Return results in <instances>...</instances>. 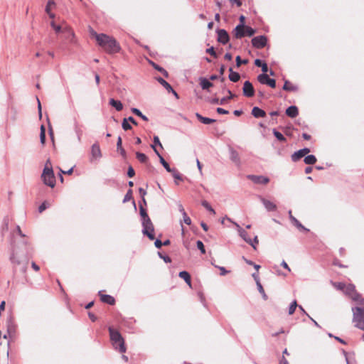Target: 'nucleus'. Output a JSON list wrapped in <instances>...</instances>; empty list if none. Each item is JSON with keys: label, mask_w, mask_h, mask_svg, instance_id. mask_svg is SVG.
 <instances>
[{"label": "nucleus", "mask_w": 364, "mask_h": 364, "mask_svg": "<svg viewBox=\"0 0 364 364\" xmlns=\"http://www.w3.org/2000/svg\"><path fill=\"white\" fill-rule=\"evenodd\" d=\"M91 37L94 38L97 44L107 53L113 54L120 50V46L112 36L104 33H97L92 28L90 29Z\"/></svg>", "instance_id": "nucleus-1"}, {"label": "nucleus", "mask_w": 364, "mask_h": 364, "mask_svg": "<svg viewBox=\"0 0 364 364\" xmlns=\"http://www.w3.org/2000/svg\"><path fill=\"white\" fill-rule=\"evenodd\" d=\"M110 340L114 348L119 352L123 353L126 351L124 341L120 333L112 327L109 328Z\"/></svg>", "instance_id": "nucleus-2"}, {"label": "nucleus", "mask_w": 364, "mask_h": 364, "mask_svg": "<svg viewBox=\"0 0 364 364\" xmlns=\"http://www.w3.org/2000/svg\"><path fill=\"white\" fill-rule=\"evenodd\" d=\"M353 313V322L355 326L364 331V307H355L352 309Z\"/></svg>", "instance_id": "nucleus-3"}, {"label": "nucleus", "mask_w": 364, "mask_h": 364, "mask_svg": "<svg viewBox=\"0 0 364 364\" xmlns=\"http://www.w3.org/2000/svg\"><path fill=\"white\" fill-rule=\"evenodd\" d=\"M255 31L250 26L242 24L237 25L233 31V35L236 38H242L245 36H252Z\"/></svg>", "instance_id": "nucleus-4"}, {"label": "nucleus", "mask_w": 364, "mask_h": 364, "mask_svg": "<svg viewBox=\"0 0 364 364\" xmlns=\"http://www.w3.org/2000/svg\"><path fill=\"white\" fill-rule=\"evenodd\" d=\"M48 163L49 161L46 163V166L43 169V172L42 173V178L46 185L51 188H53L55 185V178L52 168L48 166Z\"/></svg>", "instance_id": "nucleus-5"}, {"label": "nucleus", "mask_w": 364, "mask_h": 364, "mask_svg": "<svg viewBox=\"0 0 364 364\" xmlns=\"http://www.w3.org/2000/svg\"><path fill=\"white\" fill-rule=\"evenodd\" d=\"M143 225V233L153 240L155 238L154 225L151 221V219H146L142 221Z\"/></svg>", "instance_id": "nucleus-6"}, {"label": "nucleus", "mask_w": 364, "mask_h": 364, "mask_svg": "<svg viewBox=\"0 0 364 364\" xmlns=\"http://www.w3.org/2000/svg\"><path fill=\"white\" fill-rule=\"evenodd\" d=\"M343 293L353 301L360 298V294L356 291L355 287L352 284H347Z\"/></svg>", "instance_id": "nucleus-7"}, {"label": "nucleus", "mask_w": 364, "mask_h": 364, "mask_svg": "<svg viewBox=\"0 0 364 364\" xmlns=\"http://www.w3.org/2000/svg\"><path fill=\"white\" fill-rule=\"evenodd\" d=\"M257 80L263 85H267L272 88L276 87V81L274 79L269 78L266 73L260 74L257 76Z\"/></svg>", "instance_id": "nucleus-8"}, {"label": "nucleus", "mask_w": 364, "mask_h": 364, "mask_svg": "<svg viewBox=\"0 0 364 364\" xmlns=\"http://www.w3.org/2000/svg\"><path fill=\"white\" fill-rule=\"evenodd\" d=\"M243 95L247 97H252L255 95V89L252 84L250 81L244 82L242 88Z\"/></svg>", "instance_id": "nucleus-9"}, {"label": "nucleus", "mask_w": 364, "mask_h": 364, "mask_svg": "<svg viewBox=\"0 0 364 364\" xmlns=\"http://www.w3.org/2000/svg\"><path fill=\"white\" fill-rule=\"evenodd\" d=\"M234 225L236 226L240 235L243 238L245 241L249 243L255 250H256L255 245L253 244L252 240L249 237L248 233L244 230L237 223H234Z\"/></svg>", "instance_id": "nucleus-10"}, {"label": "nucleus", "mask_w": 364, "mask_h": 364, "mask_svg": "<svg viewBox=\"0 0 364 364\" xmlns=\"http://www.w3.org/2000/svg\"><path fill=\"white\" fill-rule=\"evenodd\" d=\"M252 43L257 48H262L266 46L267 38L264 36H257L252 39Z\"/></svg>", "instance_id": "nucleus-11"}, {"label": "nucleus", "mask_w": 364, "mask_h": 364, "mask_svg": "<svg viewBox=\"0 0 364 364\" xmlns=\"http://www.w3.org/2000/svg\"><path fill=\"white\" fill-rule=\"evenodd\" d=\"M247 178L256 184H267L269 179L263 176L248 175Z\"/></svg>", "instance_id": "nucleus-12"}, {"label": "nucleus", "mask_w": 364, "mask_h": 364, "mask_svg": "<svg viewBox=\"0 0 364 364\" xmlns=\"http://www.w3.org/2000/svg\"><path fill=\"white\" fill-rule=\"evenodd\" d=\"M310 152V149L309 148H304L302 149H300L296 152H294L291 155V160L293 161H297L302 157L305 156L306 154H308Z\"/></svg>", "instance_id": "nucleus-13"}, {"label": "nucleus", "mask_w": 364, "mask_h": 364, "mask_svg": "<svg viewBox=\"0 0 364 364\" xmlns=\"http://www.w3.org/2000/svg\"><path fill=\"white\" fill-rule=\"evenodd\" d=\"M218 41L223 44H226L229 41V35L225 30L218 31Z\"/></svg>", "instance_id": "nucleus-14"}, {"label": "nucleus", "mask_w": 364, "mask_h": 364, "mask_svg": "<svg viewBox=\"0 0 364 364\" xmlns=\"http://www.w3.org/2000/svg\"><path fill=\"white\" fill-rule=\"evenodd\" d=\"M99 296H100V300L104 303L109 305H114L115 304L114 298L110 295L103 294L101 292H99Z\"/></svg>", "instance_id": "nucleus-15"}, {"label": "nucleus", "mask_w": 364, "mask_h": 364, "mask_svg": "<svg viewBox=\"0 0 364 364\" xmlns=\"http://www.w3.org/2000/svg\"><path fill=\"white\" fill-rule=\"evenodd\" d=\"M92 156L94 159H98L102 156L101 150L98 144H94L91 149Z\"/></svg>", "instance_id": "nucleus-16"}, {"label": "nucleus", "mask_w": 364, "mask_h": 364, "mask_svg": "<svg viewBox=\"0 0 364 364\" xmlns=\"http://www.w3.org/2000/svg\"><path fill=\"white\" fill-rule=\"evenodd\" d=\"M262 202L268 211H274L277 210V205L272 201L262 198Z\"/></svg>", "instance_id": "nucleus-17"}, {"label": "nucleus", "mask_w": 364, "mask_h": 364, "mask_svg": "<svg viewBox=\"0 0 364 364\" xmlns=\"http://www.w3.org/2000/svg\"><path fill=\"white\" fill-rule=\"evenodd\" d=\"M286 114L291 118L296 117L299 114L298 108L296 106H290L286 109Z\"/></svg>", "instance_id": "nucleus-18"}, {"label": "nucleus", "mask_w": 364, "mask_h": 364, "mask_svg": "<svg viewBox=\"0 0 364 364\" xmlns=\"http://www.w3.org/2000/svg\"><path fill=\"white\" fill-rule=\"evenodd\" d=\"M283 90L288 92H296L298 90V87L291 82L286 80L283 86Z\"/></svg>", "instance_id": "nucleus-19"}, {"label": "nucleus", "mask_w": 364, "mask_h": 364, "mask_svg": "<svg viewBox=\"0 0 364 364\" xmlns=\"http://www.w3.org/2000/svg\"><path fill=\"white\" fill-rule=\"evenodd\" d=\"M289 214L291 222L298 229L301 230H308L296 218L292 215L291 210L289 211Z\"/></svg>", "instance_id": "nucleus-20"}, {"label": "nucleus", "mask_w": 364, "mask_h": 364, "mask_svg": "<svg viewBox=\"0 0 364 364\" xmlns=\"http://www.w3.org/2000/svg\"><path fill=\"white\" fill-rule=\"evenodd\" d=\"M178 276L183 279L186 283L191 287V278L190 274L186 271L180 272Z\"/></svg>", "instance_id": "nucleus-21"}, {"label": "nucleus", "mask_w": 364, "mask_h": 364, "mask_svg": "<svg viewBox=\"0 0 364 364\" xmlns=\"http://www.w3.org/2000/svg\"><path fill=\"white\" fill-rule=\"evenodd\" d=\"M252 114L256 118L264 117L266 116L265 112L257 107H253Z\"/></svg>", "instance_id": "nucleus-22"}, {"label": "nucleus", "mask_w": 364, "mask_h": 364, "mask_svg": "<svg viewBox=\"0 0 364 364\" xmlns=\"http://www.w3.org/2000/svg\"><path fill=\"white\" fill-rule=\"evenodd\" d=\"M196 117L200 122H202L203 124H211V123H213L215 122V119L208 118V117H204L198 113L196 114Z\"/></svg>", "instance_id": "nucleus-23"}, {"label": "nucleus", "mask_w": 364, "mask_h": 364, "mask_svg": "<svg viewBox=\"0 0 364 364\" xmlns=\"http://www.w3.org/2000/svg\"><path fill=\"white\" fill-rule=\"evenodd\" d=\"M229 72H230L229 79L230 81L236 82L240 80V74L238 73L234 72L232 70V68H229Z\"/></svg>", "instance_id": "nucleus-24"}, {"label": "nucleus", "mask_w": 364, "mask_h": 364, "mask_svg": "<svg viewBox=\"0 0 364 364\" xmlns=\"http://www.w3.org/2000/svg\"><path fill=\"white\" fill-rule=\"evenodd\" d=\"M109 105L114 107L117 111H121L123 109V105L120 101L111 99Z\"/></svg>", "instance_id": "nucleus-25"}, {"label": "nucleus", "mask_w": 364, "mask_h": 364, "mask_svg": "<svg viewBox=\"0 0 364 364\" xmlns=\"http://www.w3.org/2000/svg\"><path fill=\"white\" fill-rule=\"evenodd\" d=\"M255 65L257 67H261L262 70L264 73H266L268 71V66H267V63H263L259 59H257L255 60Z\"/></svg>", "instance_id": "nucleus-26"}, {"label": "nucleus", "mask_w": 364, "mask_h": 364, "mask_svg": "<svg viewBox=\"0 0 364 364\" xmlns=\"http://www.w3.org/2000/svg\"><path fill=\"white\" fill-rule=\"evenodd\" d=\"M304 163L308 165H313L316 163L317 159L314 155H308L304 158Z\"/></svg>", "instance_id": "nucleus-27"}, {"label": "nucleus", "mask_w": 364, "mask_h": 364, "mask_svg": "<svg viewBox=\"0 0 364 364\" xmlns=\"http://www.w3.org/2000/svg\"><path fill=\"white\" fill-rule=\"evenodd\" d=\"M136 157L141 163L147 164L149 161L148 157L143 153L136 152Z\"/></svg>", "instance_id": "nucleus-28"}, {"label": "nucleus", "mask_w": 364, "mask_h": 364, "mask_svg": "<svg viewBox=\"0 0 364 364\" xmlns=\"http://www.w3.org/2000/svg\"><path fill=\"white\" fill-rule=\"evenodd\" d=\"M139 213L142 218V221L146 220V219H150L146 213V210L143 207L142 204L139 205Z\"/></svg>", "instance_id": "nucleus-29"}, {"label": "nucleus", "mask_w": 364, "mask_h": 364, "mask_svg": "<svg viewBox=\"0 0 364 364\" xmlns=\"http://www.w3.org/2000/svg\"><path fill=\"white\" fill-rule=\"evenodd\" d=\"M200 85H201V87L202 89L203 90H208L209 89L210 87H212L213 85L212 82H210V81H208V80L206 79H203L201 80L200 81Z\"/></svg>", "instance_id": "nucleus-30"}, {"label": "nucleus", "mask_w": 364, "mask_h": 364, "mask_svg": "<svg viewBox=\"0 0 364 364\" xmlns=\"http://www.w3.org/2000/svg\"><path fill=\"white\" fill-rule=\"evenodd\" d=\"M332 285L336 289L342 291L343 292L347 284L343 282H332Z\"/></svg>", "instance_id": "nucleus-31"}, {"label": "nucleus", "mask_w": 364, "mask_h": 364, "mask_svg": "<svg viewBox=\"0 0 364 364\" xmlns=\"http://www.w3.org/2000/svg\"><path fill=\"white\" fill-rule=\"evenodd\" d=\"M132 112L138 117H141L143 120L148 121V118L145 115H144L139 109L136 108H132Z\"/></svg>", "instance_id": "nucleus-32"}, {"label": "nucleus", "mask_w": 364, "mask_h": 364, "mask_svg": "<svg viewBox=\"0 0 364 364\" xmlns=\"http://www.w3.org/2000/svg\"><path fill=\"white\" fill-rule=\"evenodd\" d=\"M158 81L159 82V83L163 85L168 91L169 90H172V87L171 86V85L167 82L165 80L162 79L161 77H159L158 79Z\"/></svg>", "instance_id": "nucleus-33"}, {"label": "nucleus", "mask_w": 364, "mask_h": 364, "mask_svg": "<svg viewBox=\"0 0 364 364\" xmlns=\"http://www.w3.org/2000/svg\"><path fill=\"white\" fill-rule=\"evenodd\" d=\"M257 286L258 291L262 295L263 299L264 300H267V295L265 294L264 288H263L262 285L261 284L260 282H257Z\"/></svg>", "instance_id": "nucleus-34"}, {"label": "nucleus", "mask_w": 364, "mask_h": 364, "mask_svg": "<svg viewBox=\"0 0 364 364\" xmlns=\"http://www.w3.org/2000/svg\"><path fill=\"white\" fill-rule=\"evenodd\" d=\"M55 6V3L54 0H48L47 5L46 6V12L49 13L51 11V9Z\"/></svg>", "instance_id": "nucleus-35"}, {"label": "nucleus", "mask_w": 364, "mask_h": 364, "mask_svg": "<svg viewBox=\"0 0 364 364\" xmlns=\"http://www.w3.org/2000/svg\"><path fill=\"white\" fill-rule=\"evenodd\" d=\"M40 139L41 144L43 145L46 141V129L43 125L41 127Z\"/></svg>", "instance_id": "nucleus-36"}, {"label": "nucleus", "mask_w": 364, "mask_h": 364, "mask_svg": "<svg viewBox=\"0 0 364 364\" xmlns=\"http://www.w3.org/2000/svg\"><path fill=\"white\" fill-rule=\"evenodd\" d=\"M273 134L274 135V136L280 141H286V139L285 137L278 131H277L276 129H274L273 130Z\"/></svg>", "instance_id": "nucleus-37"}, {"label": "nucleus", "mask_w": 364, "mask_h": 364, "mask_svg": "<svg viewBox=\"0 0 364 364\" xmlns=\"http://www.w3.org/2000/svg\"><path fill=\"white\" fill-rule=\"evenodd\" d=\"M181 210L183 212V222L188 225H191V220L188 216V215L186 214V213L185 212L184 209L182 207L181 208Z\"/></svg>", "instance_id": "nucleus-38"}, {"label": "nucleus", "mask_w": 364, "mask_h": 364, "mask_svg": "<svg viewBox=\"0 0 364 364\" xmlns=\"http://www.w3.org/2000/svg\"><path fill=\"white\" fill-rule=\"evenodd\" d=\"M228 92L229 94V96L221 99L220 101V105L225 104L228 100L232 99L235 96L234 94L231 92L230 90H228Z\"/></svg>", "instance_id": "nucleus-39"}, {"label": "nucleus", "mask_w": 364, "mask_h": 364, "mask_svg": "<svg viewBox=\"0 0 364 364\" xmlns=\"http://www.w3.org/2000/svg\"><path fill=\"white\" fill-rule=\"evenodd\" d=\"M50 26H51V27L55 30V31L57 33H60V32H61V31H64V28H63L61 26H58V25H56V24L55 23V22H54V21H52V22L50 23Z\"/></svg>", "instance_id": "nucleus-40"}, {"label": "nucleus", "mask_w": 364, "mask_h": 364, "mask_svg": "<svg viewBox=\"0 0 364 364\" xmlns=\"http://www.w3.org/2000/svg\"><path fill=\"white\" fill-rule=\"evenodd\" d=\"M297 306H298V305H297V302H296V301H294L291 304V305H290V306H289V315H291V314H293L294 313V311H295V310H296V309Z\"/></svg>", "instance_id": "nucleus-41"}, {"label": "nucleus", "mask_w": 364, "mask_h": 364, "mask_svg": "<svg viewBox=\"0 0 364 364\" xmlns=\"http://www.w3.org/2000/svg\"><path fill=\"white\" fill-rule=\"evenodd\" d=\"M160 162L163 165V166L166 168L168 172H171V169L168 165V164L164 160L162 156H160Z\"/></svg>", "instance_id": "nucleus-42"}, {"label": "nucleus", "mask_w": 364, "mask_h": 364, "mask_svg": "<svg viewBox=\"0 0 364 364\" xmlns=\"http://www.w3.org/2000/svg\"><path fill=\"white\" fill-rule=\"evenodd\" d=\"M122 128L127 131L132 129V126L129 124L127 119L124 118L122 124Z\"/></svg>", "instance_id": "nucleus-43"}, {"label": "nucleus", "mask_w": 364, "mask_h": 364, "mask_svg": "<svg viewBox=\"0 0 364 364\" xmlns=\"http://www.w3.org/2000/svg\"><path fill=\"white\" fill-rule=\"evenodd\" d=\"M197 247L200 250L202 254L205 253V250L203 243L200 240L197 241Z\"/></svg>", "instance_id": "nucleus-44"}, {"label": "nucleus", "mask_w": 364, "mask_h": 364, "mask_svg": "<svg viewBox=\"0 0 364 364\" xmlns=\"http://www.w3.org/2000/svg\"><path fill=\"white\" fill-rule=\"evenodd\" d=\"M202 205L210 213H212L213 214H215L214 209L212 208V207L209 205V203L207 201H203Z\"/></svg>", "instance_id": "nucleus-45"}, {"label": "nucleus", "mask_w": 364, "mask_h": 364, "mask_svg": "<svg viewBox=\"0 0 364 364\" xmlns=\"http://www.w3.org/2000/svg\"><path fill=\"white\" fill-rule=\"evenodd\" d=\"M247 63H248L247 60H242L239 55L236 57V65H237V67H240L242 64H247Z\"/></svg>", "instance_id": "nucleus-46"}, {"label": "nucleus", "mask_w": 364, "mask_h": 364, "mask_svg": "<svg viewBox=\"0 0 364 364\" xmlns=\"http://www.w3.org/2000/svg\"><path fill=\"white\" fill-rule=\"evenodd\" d=\"M353 301L357 303V304L358 305V307L364 308V299L362 298L360 294V298L358 299H354Z\"/></svg>", "instance_id": "nucleus-47"}, {"label": "nucleus", "mask_w": 364, "mask_h": 364, "mask_svg": "<svg viewBox=\"0 0 364 364\" xmlns=\"http://www.w3.org/2000/svg\"><path fill=\"white\" fill-rule=\"evenodd\" d=\"M206 53L210 54V55L213 56L214 58H217L218 57V55H217V54H216L213 47L208 48L206 50Z\"/></svg>", "instance_id": "nucleus-48"}, {"label": "nucleus", "mask_w": 364, "mask_h": 364, "mask_svg": "<svg viewBox=\"0 0 364 364\" xmlns=\"http://www.w3.org/2000/svg\"><path fill=\"white\" fill-rule=\"evenodd\" d=\"M127 175L129 178H132L135 175V171L132 166H129L127 171Z\"/></svg>", "instance_id": "nucleus-49"}, {"label": "nucleus", "mask_w": 364, "mask_h": 364, "mask_svg": "<svg viewBox=\"0 0 364 364\" xmlns=\"http://www.w3.org/2000/svg\"><path fill=\"white\" fill-rule=\"evenodd\" d=\"M216 111L220 114H228L229 113V112L228 110H225L220 107H218Z\"/></svg>", "instance_id": "nucleus-50"}, {"label": "nucleus", "mask_w": 364, "mask_h": 364, "mask_svg": "<svg viewBox=\"0 0 364 364\" xmlns=\"http://www.w3.org/2000/svg\"><path fill=\"white\" fill-rule=\"evenodd\" d=\"M154 145H159L161 148H163L162 144L160 142L159 138L157 136L154 137Z\"/></svg>", "instance_id": "nucleus-51"}, {"label": "nucleus", "mask_w": 364, "mask_h": 364, "mask_svg": "<svg viewBox=\"0 0 364 364\" xmlns=\"http://www.w3.org/2000/svg\"><path fill=\"white\" fill-rule=\"evenodd\" d=\"M47 208L46 203H43L38 208V210L40 213H42L43 210H45Z\"/></svg>", "instance_id": "nucleus-52"}, {"label": "nucleus", "mask_w": 364, "mask_h": 364, "mask_svg": "<svg viewBox=\"0 0 364 364\" xmlns=\"http://www.w3.org/2000/svg\"><path fill=\"white\" fill-rule=\"evenodd\" d=\"M117 151L120 153V154L122 155V156L123 158H126L127 154H126V151H125V150H124V149L123 147H121V149H117Z\"/></svg>", "instance_id": "nucleus-53"}, {"label": "nucleus", "mask_w": 364, "mask_h": 364, "mask_svg": "<svg viewBox=\"0 0 364 364\" xmlns=\"http://www.w3.org/2000/svg\"><path fill=\"white\" fill-rule=\"evenodd\" d=\"M88 316H89L90 319L92 321H93V322H94V321H95L97 320V317H96V316H95L93 313H92V312H89V313H88Z\"/></svg>", "instance_id": "nucleus-54"}, {"label": "nucleus", "mask_w": 364, "mask_h": 364, "mask_svg": "<svg viewBox=\"0 0 364 364\" xmlns=\"http://www.w3.org/2000/svg\"><path fill=\"white\" fill-rule=\"evenodd\" d=\"M122 137L119 136L118 139H117V149H121V147H122Z\"/></svg>", "instance_id": "nucleus-55"}, {"label": "nucleus", "mask_w": 364, "mask_h": 364, "mask_svg": "<svg viewBox=\"0 0 364 364\" xmlns=\"http://www.w3.org/2000/svg\"><path fill=\"white\" fill-rule=\"evenodd\" d=\"M218 268L220 270V275L222 276L225 275L228 272L223 267H219Z\"/></svg>", "instance_id": "nucleus-56"}, {"label": "nucleus", "mask_w": 364, "mask_h": 364, "mask_svg": "<svg viewBox=\"0 0 364 364\" xmlns=\"http://www.w3.org/2000/svg\"><path fill=\"white\" fill-rule=\"evenodd\" d=\"M154 244H155V246H156L157 248H159V249H160V248L161 247V246L163 245V243H162V242H161V240H156L155 241V243H154Z\"/></svg>", "instance_id": "nucleus-57"}, {"label": "nucleus", "mask_w": 364, "mask_h": 364, "mask_svg": "<svg viewBox=\"0 0 364 364\" xmlns=\"http://www.w3.org/2000/svg\"><path fill=\"white\" fill-rule=\"evenodd\" d=\"M139 193H140L141 198H144L145 196V195L146 194V191L144 189H143L142 188H139Z\"/></svg>", "instance_id": "nucleus-58"}, {"label": "nucleus", "mask_w": 364, "mask_h": 364, "mask_svg": "<svg viewBox=\"0 0 364 364\" xmlns=\"http://www.w3.org/2000/svg\"><path fill=\"white\" fill-rule=\"evenodd\" d=\"M282 266L284 268H285L286 269H287L289 272H291V269L289 268V265L287 264V263L285 261H283L282 262Z\"/></svg>", "instance_id": "nucleus-59"}, {"label": "nucleus", "mask_w": 364, "mask_h": 364, "mask_svg": "<svg viewBox=\"0 0 364 364\" xmlns=\"http://www.w3.org/2000/svg\"><path fill=\"white\" fill-rule=\"evenodd\" d=\"M156 68L158 70H159V71H161V73H164V75L166 77H167V76H168V73H167L164 69H163L162 68H160V67H159V66H156Z\"/></svg>", "instance_id": "nucleus-60"}, {"label": "nucleus", "mask_w": 364, "mask_h": 364, "mask_svg": "<svg viewBox=\"0 0 364 364\" xmlns=\"http://www.w3.org/2000/svg\"><path fill=\"white\" fill-rule=\"evenodd\" d=\"M224 58L227 60H231L232 58V56L230 53H228L225 55Z\"/></svg>", "instance_id": "nucleus-61"}, {"label": "nucleus", "mask_w": 364, "mask_h": 364, "mask_svg": "<svg viewBox=\"0 0 364 364\" xmlns=\"http://www.w3.org/2000/svg\"><path fill=\"white\" fill-rule=\"evenodd\" d=\"M31 266L33 269L36 272H38L40 269L39 266L37 265L35 262H32Z\"/></svg>", "instance_id": "nucleus-62"}, {"label": "nucleus", "mask_w": 364, "mask_h": 364, "mask_svg": "<svg viewBox=\"0 0 364 364\" xmlns=\"http://www.w3.org/2000/svg\"><path fill=\"white\" fill-rule=\"evenodd\" d=\"M127 121L132 122L134 125H137V122L135 121V119L132 117H129L127 119Z\"/></svg>", "instance_id": "nucleus-63"}, {"label": "nucleus", "mask_w": 364, "mask_h": 364, "mask_svg": "<svg viewBox=\"0 0 364 364\" xmlns=\"http://www.w3.org/2000/svg\"><path fill=\"white\" fill-rule=\"evenodd\" d=\"M173 177L176 178V179H178V180H182V177L181 176V174L179 173H175L173 174Z\"/></svg>", "instance_id": "nucleus-64"}]
</instances>
